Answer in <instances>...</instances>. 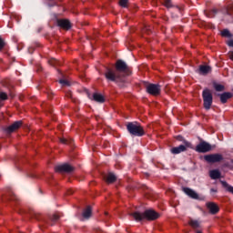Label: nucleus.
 <instances>
[{"label":"nucleus","mask_w":233,"mask_h":233,"mask_svg":"<svg viewBox=\"0 0 233 233\" xmlns=\"http://www.w3.org/2000/svg\"><path fill=\"white\" fill-rule=\"evenodd\" d=\"M136 221H142V219H147V221H154L159 218V213L152 209H147L144 213L134 212L131 214Z\"/></svg>","instance_id":"1"},{"label":"nucleus","mask_w":233,"mask_h":233,"mask_svg":"<svg viewBox=\"0 0 233 233\" xmlns=\"http://www.w3.org/2000/svg\"><path fill=\"white\" fill-rule=\"evenodd\" d=\"M127 129L131 134V136H137V137H141V136H145V129L141 125L137 123H128L127 125Z\"/></svg>","instance_id":"2"},{"label":"nucleus","mask_w":233,"mask_h":233,"mask_svg":"<svg viewBox=\"0 0 233 233\" xmlns=\"http://www.w3.org/2000/svg\"><path fill=\"white\" fill-rule=\"evenodd\" d=\"M105 77L107 81H112L113 83H119L123 79V76H121V74H118V72L116 69L107 68L105 72Z\"/></svg>","instance_id":"3"},{"label":"nucleus","mask_w":233,"mask_h":233,"mask_svg":"<svg viewBox=\"0 0 233 233\" xmlns=\"http://www.w3.org/2000/svg\"><path fill=\"white\" fill-rule=\"evenodd\" d=\"M118 74H120L121 77H125V76H128L130 74V69L128 66L123 60H118L116 63V69Z\"/></svg>","instance_id":"4"},{"label":"nucleus","mask_w":233,"mask_h":233,"mask_svg":"<svg viewBox=\"0 0 233 233\" xmlns=\"http://www.w3.org/2000/svg\"><path fill=\"white\" fill-rule=\"evenodd\" d=\"M202 97L204 101V108H206V110H210V107L212 106V92L210 89H205L202 93Z\"/></svg>","instance_id":"5"},{"label":"nucleus","mask_w":233,"mask_h":233,"mask_svg":"<svg viewBox=\"0 0 233 233\" xmlns=\"http://www.w3.org/2000/svg\"><path fill=\"white\" fill-rule=\"evenodd\" d=\"M204 160L209 164L221 163L223 161V156L219 153L205 155Z\"/></svg>","instance_id":"6"},{"label":"nucleus","mask_w":233,"mask_h":233,"mask_svg":"<svg viewBox=\"0 0 233 233\" xmlns=\"http://www.w3.org/2000/svg\"><path fill=\"white\" fill-rule=\"evenodd\" d=\"M187 148H192V144L187 140H184V145L171 148V153L181 154V152H187Z\"/></svg>","instance_id":"7"},{"label":"nucleus","mask_w":233,"mask_h":233,"mask_svg":"<svg viewBox=\"0 0 233 233\" xmlns=\"http://www.w3.org/2000/svg\"><path fill=\"white\" fill-rule=\"evenodd\" d=\"M212 146L208 142L202 141L196 147V151L201 154L210 152Z\"/></svg>","instance_id":"8"},{"label":"nucleus","mask_w":233,"mask_h":233,"mask_svg":"<svg viewBox=\"0 0 233 233\" xmlns=\"http://www.w3.org/2000/svg\"><path fill=\"white\" fill-rule=\"evenodd\" d=\"M147 92L151 94V96H159L161 92V87L159 85L156 84H149L147 86Z\"/></svg>","instance_id":"9"},{"label":"nucleus","mask_w":233,"mask_h":233,"mask_svg":"<svg viewBox=\"0 0 233 233\" xmlns=\"http://www.w3.org/2000/svg\"><path fill=\"white\" fill-rule=\"evenodd\" d=\"M56 172H74V167L68 164H63L55 167Z\"/></svg>","instance_id":"10"},{"label":"nucleus","mask_w":233,"mask_h":233,"mask_svg":"<svg viewBox=\"0 0 233 233\" xmlns=\"http://www.w3.org/2000/svg\"><path fill=\"white\" fill-rule=\"evenodd\" d=\"M183 192L191 198V199H199V194L190 187H183Z\"/></svg>","instance_id":"11"},{"label":"nucleus","mask_w":233,"mask_h":233,"mask_svg":"<svg viewBox=\"0 0 233 233\" xmlns=\"http://www.w3.org/2000/svg\"><path fill=\"white\" fill-rule=\"evenodd\" d=\"M57 25L60 26V28H63L64 30H70V28L72 27L70 21L66 19L57 20Z\"/></svg>","instance_id":"12"},{"label":"nucleus","mask_w":233,"mask_h":233,"mask_svg":"<svg viewBox=\"0 0 233 233\" xmlns=\"http://www.w3.org/2000/svg\"><path fill=\"white\" fill-rule=\"evenodd\" d=\"M207 208H208L210 214H218L219 212V207L214 202L208 203Z\"/></svg>","instance_id":"13"},{"label":"nucleus","mask_w":233,"mask_h":233,"mask_svg":"<svg viewBox=\"0 0 233 233\" xmlns=\"http://www.w3.org/2000/svg\"><path fill=\"white\" fill-rule=\"evenodd\" d=\"M23 125L22 121H16L13 123L11 126H9L6 130L7 132H15V130H18V128H21V126Z\"/></svg>","instance_id":"14"},{"label":"nucleus","mask_w":233,"mask_h":233,"mask_svg":"<svg viewBox=\"0 0 233 233\" xmlns=\"http://www.w3.org/2000/svg\"><path fill=\"white\" fill-rule=\"evenodd\" d=\"M104 179L106 181V183H115V181L117 179V177H116V175H114V173H107L104 176Z\"/></svg>","instance_id":"15"},{"label":"nucleus","mask_w":233,"mask_h":233,"mask_svg":"<svg viewBox=\"0 0 233 233\" xmlns=\"http://www.w3.org/2000/svg\"><path fill=\"white\" fill-rule=\"evenodd\" d=\"M82 216L85 219H88L92 216V208L90 206H87L84 209Z\"/></svg>","instance_id":"16"},{"label":"nucleus","mask_w":233,"mask_h":233,"mask_svg":"<svg viewBox=\"0 0 233 233\" xmlns=\"http://www.w3.org/2000/svg\"><path fill=\"white\" fill-rule=\"evenodd\" d=\"M232 97H233L232 93L226 92V93L220 95V101H221V103H227V101H228V99H230Z\"/></svg>","instance_id":"17"},{"label":"nucleus","mask_w":233,"mask_h":233,"mask_svg":"<svg viewBox=\"0 0 233 233\" xmlns=\"http://www.w3.org/2000/svg\"><path fill=\"white\" fill-rule=\"evenodd\" d=\"M209 177L211 179H219V177H221V172L218 169H213L209 171Z\"/></svg>","instance_id":"18"},{"label":"nucleus","mask_w":233,"mask_h":233,"mask_svg":"<svg viewBox=\"0 0 233 233\" xmlns=\"http://www.w3.org/2000/svg\"><path fill=\"white\" fill-rule=\"evenodd\" d=\"M94 101H96V103H105V96L99 93H95L93 95Z\"/></svg>","instance_id":"19"},{"label":"nucleus","mask_w":233,"mask_h":233,"mask_svg":"<svg viewBox=\"0 0 233 233\" xmlns=\"http://www.w3.org/2000/svg\"><path fill=\"white\" fill-rule=\"evenodd\" d=\"M210 70H211L210 66H200V67H199V72L203 76H207V74H208L210 72Z\"/></svg>","instance_id":"20"},{"label":"nucleus","mask_w":233,"mask_h":233,"mask_svg":"<svg viewBox=\"0 0 233 233\" xmlns=\"http://www.w3.org/2000/svg\"><path fill=\"white\" fill-rule=\"evenodd\" d=\"M220 183H221L222 187L224 188H226V190L228 192H230V194H233V187L232 186L228 185V183H227L226 181H221Z\"/></svg>","instance_id":"21"},{"label":"nucleus","mask_w":233,"mask_h":233,"mask_svg":"<svg viewBox=\"0 0 233 233\" xmlns=\"http://www.w3.org/2000/svg\"><path fill=\"white\" fill-rule=\"evenodd\" d=\"M221 35H222V37H228L229 39H230V37H232V35L230 34V31H228V29L222 30Z\"/></svg>","instance_id":"22"},{"label":"nucleus","mask_w":233,"mask_h":233,"mask_svg":"<svg viewBox=\"0 0 233 233\" xmlns=\"http://www.w3.org/2000/svg\"><path fill=\"white\" fill-rule=\"evenodd\" d=\"M214 88L217 92H223V90H225V86L221 84H215Z\"/></svg>","instance_id":"23"},{"label":"nucleus","mask_w":233,"mask_h":233,"mask_svg":"<svg viewBox=\"0 0 233 233\" xmlns=\"http://www.w3.org/2000/svg\"><path fill=\"white\" fill-rule=\"evenodd\" d=\"M223 167L226 168H229V170H233V160L231 159L230 163L226 162Z\"/></svg>","instance_id":"24"},{"label":"nucleus","mask_w":233,"mask_h":233,"mask_svg":"<svg viewBox=\"0 0 233 233\" xmlns=\"http://www.w3.org/2000/svg\"><path fill=\"white\" fill-rule=\"evenodd\" d=\"M0 99L2 101H6V99H8V95L5 92H0Z\"/></svg>","instance_id":"25"},{"label":"nucleus","mask_w":233,"mask_h":233,"mask_svg":"<svg viewBox=\"0 0 233 233\" xmlns=\"http://www.w3.org/2000/svg\"><path fill=\"white\" fill-rule=\"evenodd\" d=\"M164 6L167 8H172V1L171 0H164Z\"/></svg>","instance_id":"26"},{"label":"nucleus","mask_w":233,"mask_h":233,"mask_svg":"<svg viewBox=\"0 0 233 233\" xmlns=\"http://www.w3.org/2000/svg\"><path fill=\"white\" fill-rule=\"evenodd\" d=\"M49 65H51V66H57V60L56 58H51L49 61H48Z\"/></svg>","instance_id":"27"},{"label":"nucleus","mask_w":233,"mask_h":233,"mask_svg":"<svg viewBox=\"0 0 233 233\" xmlns=\"http://www.w3.org/2000/svg\"><path fill=\"white\" fill-rule=\"evenodd\" d=\"M119 5H120V6L127 8V5H128V0H120Z\"/></svg>","instance_id":"28"},{"label":"nucleus","mask_w":233,"mask_h":233,"mask_svg":"<svg viewBox=\"0 0 233 233\" xmlns=\"http://www.w3.org/2000/svg\"><path fill=\"white\" fill-rule=\"evenodd\" d=\"M228 15H233V5H229L227 9Z\"/></svg>","instance_id":"29"},{"label":"nucleus","mask_w":233,"mask_h":233,"mask_svg":"<svg viewBox=\"0 0 233 233\" xmlns=\"http://www.w3.org/2000/svg\"><path fill=\"white\" fill-rule=\"evenodd\" d=\"M58 219H59V214L55 213L54 215H52L51 221H57Z\"/></svg>","instance_id":"30"},{"label":"nucleus","mask_w":233,"mask_h":233,"mask_svg":"<svg viewBox=\"0 0 233 233\" xmlns=\"http://www.w3.org/2000/svg\"><path fill=\"white\" fill-rule=\"evenodd\" d=\"M218 11L216 9L212 10L211 13H207L206 12V15H208V17H214V14H217Z\"/></svg>","instance_id":"31"},{"label":"nucleus","mask_w":233,"mask_h":233,"mask_svg":"<svg viewBox=\"0 0 233 233\" xmlns=\"http://www.w3.org/2000/svg\"><path fill=\"white\" fill-rule=\"evenodd\" d=\"M3 48H5V41L0 38V50H3Z\"/></svg>","instance_id":"32"},{"label":"nucleus","mask_w":233,"mask_h":233,"mask_svg":"<svg viewBox=\"0 0 233 233\" xmlns=\"http://www.w3.org/2000/svg\"><path fill=\"white\" fill-rule=\"evenodd\" d=\"M228 56H229V59H231V61H233V51H230L228 53Z\"/></svg>","instance_id":"33"},{"label":"nucleus","mask_w":233,"mask_h":233,"mask_svg":"<svg viewBox=\"0 0 233 233\" xmlns=\"http://www.w3.org/2000/svg\"><path fill=\"white\" fill-rule=\"evenodd\" d=\"M227 45H228L229 46H233V40L228 41Z\"/></svg>","instance_id":"34"},{"label":"nucleus","mask_w":233,"mask_h":233,"mask_svg":"<svg viewBox=\"0 0 233 233\" xmlns=\"http://www.w3.org/2000/svg\"><path fill=\"white\" fill-rule=\"evenodd\" d=\"M61 85H68L66 80H60Z\"/></svg>","instance_id":"35"},{"label":"nucleus","mask_w":233,"mask_h":233,"mask_svg":"<svg viewBox=\"0 0 233 233\" xmlns=\"http://www.w3.org/2000/svg\"><path fill=\"white\" fill-rule=\"evenodd\" d=\"M60 143L66 144V139H65V138H60Z\"/></svg>","instance_id":"36"},{"label":"nucleus","mask_w":233,"mask_h":233,"mask_svg":"<svg viewBox=\"0 0 233 233\" xmlns=\"http://www.w3.org/2000/svg\"><path fill=\"white\" fill-rule=\"evenodd\" d=\"M210 192H218V189H216V188H211V189H210Z\"/></svg>","instance_id":"37"},{"label":"nucleus","mask_w":233,"mask_h":233,"mask_svg":"<svg viewBox=\"0 0 233 233\" xmlns=\"http://www.w3.org/2000/svg\"><path fill=\"white\" fill-rule=\"evenodd\" d=\"M67 97H72V95L71 94L67 95Z\"/></svg>","instance_id":"38"}]
</instances>
